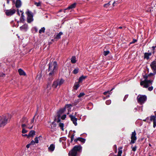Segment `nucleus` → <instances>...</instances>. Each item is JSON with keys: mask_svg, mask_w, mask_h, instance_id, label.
<instances>
[{"mask_svg": "<svg viewBox=\"0 0 156 156\" xmlns=\"http://www.w3.org/2000/svg\"><path fill=\"white\" fill-rule=\"evenodd\" d=\"M153 74L152 73H150V74L147 75H144V80L141 81L140 83V85L143 86V87L147 88L151 84H152V81L150 80H147L148 78L151 76Z\"/></svg>", "mask_w": 156, "mask_h": 156, "instance_id": "1", "label": "nucleus"}, {"mask_svg": "<svg viewBox=\"0 0 156 156\" xmlns=\"http://www.w3.org/2000/svg\"><path fill=\"white\" fill-rule=\"evenodd\" d=\"M11 118L10 115L0 116V127H3L9 122Z\"/></svg>", "mask_w": 156, "mask_h": 156, "instance_id": "2", "label": "nucleus"}, {"mask_svg": "<svg viewBox=\"0 0 156 156\" xmlns=\"http://www.w3.org/2000/svg\"><path fill=\"white\" fill-rule=\"evenodd\" d=\"M57 68V64L56 62H50L49 64L48 68V71L50 72L49 74V76H50L53 74Z\"/></svg>", "mask_w": 156, "mask_h": 156, "instance_id": "3", "label": "nucleus"}, {"mask_svg": "<svg viewBox=\"0 0 156 156\" xmlns=\"http://www.w3.org/2000/svg\"><path fill=\"white\" fill-rule=\"evenodd\" d=\"M82 147L80 145L75 146L72 150L69 152V156H76L77 152L81 150Z\"/></svg>", "mask_w": 156, "mask_h": 156, "instance_id": "4", "label": "nucleus"}, {"mask_svg": "<svg viewBox=\"0 0 156 156\" xmlns=\"http://www.w3.org/2000/svg\"><path fill=\"white\" fill-rule=\"evenodd\" d=\"M147 99V96L145 95H139L137 98V102L140 104H144Z\"/></svg>", "mask_w": 156, "mask_h": 156, "instance_id": "5", "label": "nucleus"}, {"mask_svg": "<svg viewBox=\"0 0 156 156\" xmlns=\"http://www.w3.org/2000/svg\"><path fill=\"white\" fill-rule=\"evenodd\" d=\"M64 80L62 79H58L54 81L52 85V87L54 88H56L57 87L60 86L63 84Z\"/></svg>", "mask_w": 156, "mask_h": 156, "instance_id": "6", "label": "nucleus"}, {"mask_svg": "<svg viewBox=\"0 0 156 156\" xmlns=\"http://www.w3.org/2000/svg\"><path fill=\"white\" fill-rule=\"evenodd\" d=\"M22 121L24 123V124H22L21 126L23 129H25V128L27 127L29 129H31L33 128V125L30 126H29V124L27 123L28 120L26 118H23Z\"/></svg>", "mask_w": 156, "mask_h": 156, "instance_id": "7", "label": "nucleus"}, {"mask_svg": "<svg viewBox=\"0 0 156 156\" xmlns=\"http://www.w3.org/2000/svg\"><path fill=\"white\" fill-rule=\"evenodd\" d=\"M27 17V20L28 23H30L32 22L33 20V16L31 12L29 11V10H27L26 12Z\"/></svg>", "mask_w": 156, "mask_h": 156, "instance_id": "8", "label": "nucleus"}, {"mask_svg": "<svg viewBox=\"0 0 156 156\" xmlns=\"http://www.w3.org/2000/svg\"><path fill=\"white\" fill-rule=\"evenodd\" d=\"M65 111V108H61L60 109L57 113V116L58 119L57 120V122H59L60 121V118L61 115Z\"/></svg>", "mask_w": 156, "mask_h": 156, "instance_id": "9", "label": "nucleus"}, {"mask_svg": "<svg viewBox=\"0 0 156 156\" xmlns=\"http://www.w3.org/2000/svg\"><path fill=\"white\" fill-rule=\"evenodd\" d=\"M136 133L135 131L132 133L131 139V141L130 143L131 144H134L135 143V141L136 140Z\"/></svg>", "mask_w": 156, "mask_h": 156, "instance_id": "10", "label": "nucleus"}, {"mask_svg": "<svg viewBox=\"0 0 156 156\" xmlns=\"http://www.w3.org/2000/svg\"><path fill=\"white\" fill-rule=\"evenodd\" d=\"M16 12V10L14 9L7 10L5 11V14L8 16H11Z\"/></svg>", "mask_w": 156, "mask_h": 156, "instance_id": "11", "label": "nucleus"}, {"mask_svg": "<svg viewBox=\"0 0 156 156\" xmlns=\"http://www.w3.org/2000/svg\"><path fill=\"white\" fill-rule=\"evenodd\" d=\"M150 66L152 69L154 73H156V61H153L151 64Z\"/></svg>", "mask_w": 156, "mask_h": 156, "instance_id": "12", "label": "nucleus"}, {"mask_svg": "<svg viewBox=\"0 0 156 156\" xmlns=\"http://www.w3.org/2000/svg\"><path fill=\"white\" fill-rule=\"evenodd\" d=\"M69 116L70 117L71 121L73 122V123L75 126H77V123L76 122L77 120V118H76L75 117L71 115H70Z\"/></svg>", "mask_w": 156, "mask_h": 156, "instance_id": "13", "label": "nucleus"}, {"mask_svg": "<svg viewBox=\"0 0 156 156\" xmlns=\"http://www.w3.org/2000/svg\"><path fill=\"white\" fill-rule=\"evenodd\" d=\"M55 146L54 144H52L50 145L49 147L48 148V150L49 152H52L55 150Z\"/></svg>", "mask_w": 156, "mask_h": 156, "instance_id": "14", "label": "nucleus"}, {"mask_svg": "<svg viewBox=\"0 0 156 156\" xmlns=\"http://www.w3.org/2000/svg\"><path fill=\"white\" fill-rule=\"evenodd\" d=\"M72 105L70 104L66 105L64 108H65V111L66 109L68 110L67 114H68L69 113V112L71 111V107Z\"/></svg>", "mask_w": 156, "mask_h": 156, "instance_id": "15", "label": "nucleus"}, {"mask_svg": "<svg viewBox=\"0 0 156 156\" xmlns=\"http://www.w3.org/2000/svg\"><path fill=\"white\" fill-rule=\"evenodd\" d=\"M16 6L17 8H19L21 5V2L20 0H16Z\"/></svg>", "mask_w": 156, "mask_h": 156, "instance_id": "16", "label": "nucleus"}, {"mask_svg": "<svg viewBox=\"0 0 156 156\" xmlns=\"http://www.w3.org/2000/svg\"><path fill=\"white\" fill-rule=\"evenodd\" d=\"M76 3H74L72 5H70L69 6L67 9H66L65 10H66L67 9H72L75 8L76 7Z\"/></svg>", "mask_w": 156, "mask_h": 156, "instance_id": "17", "label": "nucleus"}, {"mask_svg": "<svg viewBox=\"0 0 156 156\" xmlns=\"http://www.w3.org/2000/svg\"><path fill=\"white\" fill-rule=\"evenodd\" d=\"M18 72L20 75L25 76L26 74L21 69H20L18 70Z\"/></svg>", "mask_w": 156, "mask_h": 156, "instance_id": "18", "label": "nucleus"}, {"mask_svg": "<svg viewBox=\"0 0 156 156\" xmlns=\"http://www.w3.org/2000/svg\"><path fill=\"white\" fill-rule=\"evenodd\" d=\"M62 34L63 33L62 32H60L59 33L57 34L55 36V38L57 39H59L60 38Z\"/></svg>", "mask_w": 156, "mask_h": 156, "instance_id": "19", "label": "nucleus"}, {"mask_svg": "<svg viewBox=\"0 0 156 156\" xmlns=\"http://www.w3.org/2000/svg\"><path fill=\"white\" fill-rule=\"evenodd\" d=\"M35 134V132L34 130H31L30 131L28 135V136L32 137Z\"/></svg>", "mask_w": 156, "mask_h": 156, "instance_id": "20", "label": "nucleus"}, {"mask_svg": "<svg viewBox=\"0 0 156 156\" xmlns=\"http://www.w3.org/2000/svg\"><path fill=\"white\" fill-rule=\"evenodd\" d=\"M122 147H119L118 148V152L117 156H121V154L122 153Z\"/></svg>", "mask_w": 156, "mask_h": 156, "instance_id": "21", "label": "nucleus"}, {"mask_svg": "<svg viewBox=\"0 0 156 156\" xmlns=\"http://www.w3.org/2000/svg\"><path fill=\"white\" fill-rule=\"evenodd\" d=\"M79 82H78L75 83L74 86V89L77 90L78 88L80 87V85Z\"/></svg>", "mask_w": 156, "mask_h": 156, "instance_id": "22", "label": "nucleus"}, {"mask_svg": "<svg viewBox=\"0 0 156 156\" xmlns=\"http://www.w3.org/2000/svg\"><path fill=\"white\" fill-rule=\"evenodd\" d=\"M76 61V58L75 56H72L71 58V62L73 63H74Z\"/></svg>", "mask_w": 156, "mask_h": 156, "instance_id": "23", "label": "nucleus"}, {"mask_svg": "<svg viewBox=\"0 0 156 156\" xmlns=\"http://www.w3.org/2000/svg\"><path fill=\"white\" fill-rule=\"evenodd\" d=\"M20 12L21 14V16L20 18V20L21 22H23L24 20V16L23 15V12L22 11H20Z\"/></svg>", "mask_w": 156, "mask_h": 156, "instance_id": "24", "label": "nucleus"}, {"mask_svg": "<svg viewBox=\"0 0 156 156\" xmlns=\"http://www.w3.org/2000/svg\"><path fill=\"white\" fill-rule=\"evenodd\" d=\"M86 77V76H81L79 78V81L78 82H79V83H81L82 82V81L84 79H85V78Z\"/></svg>", "mask_w": 156, "mask_h": 156, "instance_id": "25", "label": "nucleus"}, {"mask_svg": "<svg viewBox=\"0 0 156 156\" xmlns=\"http://www.w3.org/2000/svg\"><path fill=\"white\" fill-rule=\"evenodd\" d=\"M58 125H59V126L60 127L61 129H62V131H64V128H63V127H64V124L63 123H62L61 122H60V123H59L58 124Z\"/></svg>", "mask_w": 156, "mask_h": 156, "instance_id": "26", "label": "nucleus"}, {"mask_svg": "<svg viewBox=\"0 0 156 156\" xmlns=\"http://www.w3.org/2000/svg\"><path fill=\"white\" fill-rule=\"evenodd\" d=\"M79 70V69L78 68H77L73 70V73L74 74H76L78 72Z\"/></svg>", "mask_w": 156, "mask_h": 156, "instance_id": "27", "label": "nucleus"}, {"mask_svg": "<svg viewBox=\"0 0 156 156\" xmlns=\"http://www.w3.org/2000/svg\"><path fill=\"white\" fill-rule=\"evenodd\" d=\"M77 140H79L81 142H83V143H84L85 142V139H84L81 138H78Z\"/></svg>", "mask_w": 156, "mask_h": 156, "instance_id": "28", "label": "nucleus"}, {"mask_svg": "<svg viewBox=\"0 0 156 156\" xmlns=\"http://www.w3.org/2000/svg\"><path fill=\"white\" fill-rule=\"evenodd\" d=\"M51 87V84L50 83H48L47 85V87H46V89H47V90L48 91L50 89Z\"/></svg>", "mask_w": 156, "mask_h": 156, "instance_id": "29", "label": "nucleus"}, {"mask_svg": "<svg viewBox=\"0 0 156 156\" xmlns=\"http://www.w3.org/2000/svg\"><path fill=\"white\" fill-rule=\"evenodd\" d=\"M110 2H109L108 3L105 4L104 5V7L106 8L108 7L110 5Z\"/></svg>", "mask_w": 156, "mask_h": 156, "instance_id": "30", "label": "nucleus"}, {"mask_svg": "<svg viewBox=\"0 0 156 156\" xmlns=\"http://www.w3.org/2000/svg\"><path fill=\"white\" fill-rule=\"evenodd\" d=\"M151 54H149L147 53H145L144 54V58L147 59L149 58V56Z\"/></svg>", "mask_w": 156, "mask_h": 156, "instance_id": "31", "label": "nucleus"}, {"mask_svg": "<svg viewBox=\"0 0 156 156\" xmlns=\"http://www.w3.org/2000/svg\"><path fill=\"white\" fill-rule=\"evenodd\" d=\"M156 117L154 116H151L150 117V120L151 121H154V120H156Z\"/></svg>", "mask_w": 156, "mask_h": 156, "instance_id": "32", "label": "nucleus"}, {"mask_svg": "<svg viewBox=\"0 0 156 156\" xmlns=\"http://www.w3.org/2000/svg\"><path fill=\"white\" fill-rule=\"evenodd\" d=\"M110 53V52L108 51H105L103 52V55L105 56H106L108 55Z\"/></svg>", "mask_w": 156, "mask_h": 156, "instance_id": "33", "label": "nucleus"}, {"mask_svg": "<svg viewBox=\"0 0 156 156\" xmlns=\"http://www.w3.org/2000/svg\"><path fill=\"white\" fill-rule=\"evenodd\" d=\"M85 94L83 93H80L79 95L78 96V97L80 98L81 97H82Z\"/></svg>", "mask_w": 156, "mask_h": 156, "instance_id": "34", "label": "nucleus"}, {"mask_svg": "<svg viewBox=\"0 0 156 156\" xmlns=\"http://www.w3.org/2000/svg\"><path fill=\"white\" fill-rule=\"evenodd\" d=\"M34 5H36L37 6H39L41 5V3L40 2H34Z\"/></svg>", "mask_w": 156, "mask_h": 156, "instance_id": "35", "label": "nucleus"}, {"mask_svg": "<svg viewBox=\"0 0 156 156\" xmlns=\"http://www.w3.org/2000/svg\"><path fill=\"white\" fill-rule=\"evenodd\" d=\"M27 131L25 129L23 128V129L22 131V133H27Z\"/></svg>", "mask_w": 156, "mask_h": 156, "instance_id": "36", "label": "nucleus"}, {"mask_svg": "<svg viewBox=\"0 0 156 156\" xmlns=\"http://www.w3.org/2000/svg\"><path fill=\"white\" fill-rule=\"evenodd\" d=\"M38 137H36L34 139V141L35 143H38Z\"/></svg>", "mask_w": 156, "mask_h": 156, "instance_id": "37", "label": "nucleus"}, {"mask_svg": "<svg viewBox=\"0 0 156 156\" xmlns=\"http://www.w3.org/2000/svg\"><path fill=\"white\" fill-rule=\"evenodd\" d=\"M66 115H63L62 116H61L60 117H61V119H62V120H64L66 118Z\"/></svg>", "mask_w": 156, "mask_h": 156, "instance_id": "38", "label": "nucleus"}, {"mask_svg": "<svg viewBox=\"0 0 156 156\" xmlns=\"http://www.w3.org/2000/svg\"><path fill=\"white\" fill-rule=\"evenodd\" d=\"M22 28H23L24 29H26L27 28V25L25 24L22 27Z\"/></svg>", "mask_w": 156, "mask_h": 156, "instance_id": "39", "label": "nucleus"}, {"mask_svg": "<svg viewBox=\"0 0 156 156\" xmlns=\"http://www.w3.org/2000/svg\"><path fill=\"white\" fill-rule=\"evenodd\" d=\"M111 103V101L110 100H109L107 101H106V103L107 105H109Z\"/></svg>", "mask_w": 156, "mask_h": 156, "instance_id": "40", "label": "nucleus"}, {"mask_svg": "<svg viewBox=\"0 0 156 156\" xmlns=\"http://www.w3.org/2000/svg\"><path fill=\"white\" fill-rule=\"evenodd\" d=\"M153 122V127L155 128L156 126V119L154 120Z\"/></svg>", "mask_w": 156, "mask_h": 156, "instance_id": "41", "label": "nucleus"}, {"mask_svg": "<svg viewBox=\"0 0 156 156\" xmlns=\"http://www.w3.org/2000/svg\"><path fill=\"white\" fill-rule=\"evenodd\" d=\"M153 87H149L148 88V90L150 91H151V90H153Z\"/></svg>", "mask_w": 156, "mask_h": 156, "instance_id": "42", "label": "nucleus"}, {"mask_svg": "<svg viewBox=\"0 0 156 156\" xmlns=\"http://www.w3.org/2000/svg\"><path fill=\"white\" fill-rule=\"evenodd\" d=\"M44 30H39V32L40 34H42V33H44Z\"/></svg>", "mask_w": 156, "mask_h": 156, "instance_id": "43", "label": "nucleus"}, {"mask_svg": "<svg viewBox=\"0 0 156 156\" xmlns=\"http://www.w3.org/2000/svg\"><path fill=\"white\" fill-rule=\"evenodd\" d=\"M137 40L136 39H133V41L130 43V44H133L136 42Z\"/></svg>", "mask_w": 156, "mask_h": 156, "instance_id": "44", "label": "nucleus"}, {"mask_svg": "<svg viewBox=\"0 0 156 156\" xmlns=\"http://www.w3.org/2000/svg\"><path fill=\"white\" fill-rule=\"evenodd\" d=\"M74 135H73L71 137V142H72L73 141L74 138Z\"/></svg>", "mask_w": 156, "mask_h": 156, "instance_id": "45", "label": "nucleus"}, {"mask_svg": "<svg viewBox=\"0 0 156 156\" xmlns=\"http://www.w3.org/2000/svg\"><path fill=\"white\" fill-rule=\"evenodd\" d=\"M108 93L110 94V91H107L104 92L103 94L104 95H106Z\"/></svg>", "mask_w": 156, "mask_h": 156, "instance_id": "46", "label": "nucleus"}, {"mask_svg": "<svg viewBox=\"0 0 156 156\" xmlns=\"http://www.w3.org/2000/svg\"><path fill=\"white\" fill-rule=\"evenodd\" d=\"M136 147L135 146L132 148V150L133 151H135L136 150Z\"/></svg>", "mask_w": 156, "mask_h": 156, "instance_id": "47", "label": "nucleus"}, {"mask_svg": "<svg viewBox=\"0 0 156 156\" xmlns=\"http://www.w3.org/2000/svg\"><path fill=\"white\" fill-rule=\"evenodd\" d=\"M35 143V141L33 140H32L30 142V144H31V145H34Z\"/></svg>", "mask_w": 156, "mask_h": 156, "instance_id": "48", "label": "nucleus"}, {"mask_svg": "<svg viewBox=\"0 0 156 156\" xmlns=\"http://www.w3.org/2000/svg\"><path fill=\"white\" fill-rule=\"evenodd\" d=\"M34 117H33V118L31 120V122H30L31 124L32 123L34 122Z\"/></svg>", "mask_w": 156, "mask_h": 156, "instance_id": "49", "label": "nucleus"}, {"mask_svg": "<svg viewBox=\"0 0 156 156\" xmlns=\"http://www.w3.org/2000/svg\"><path fill=\"white\" fill-rule=\"evenodd\" d=\"M5 74L3 73H1V74H0V77H2V76H5Z\"/></svg>", "mask_w": 156, "mask_h": 156, "instance_id": "50", "label": "nucleus"}, {"mask_svg": "<svg viewBox=\"0 0 156 156\" xmlns=\"http://www.w3.org/2000/svg\"><path fill=\"white\" fill-rule=\"evenodd\" d=\"M127 97H128L127 95H126L125 96L124 98V99H123L124 101H125L126 100V99L127 98Z\"/></svg>", "mask_w": 156, "mask_h": 156, "instance_id": "51", "label": "nucleus"}, {"mask_svg": "<svg viewBox=\"0 0 156 156\" xmlns=\"http://www.w3.org/2000/svg\"><path fill=\"white\" fill-rule=\"evenodd\" d=\"M31 145V144H28L27 146H26V147L28 148H29L30 147V145Z\"/></svg>", "mask_w": 156, "mask_h": 156, "instance_id": "52", "label": "nucleus"}, {"mask_svg": "<svg viewBox=\"0 0 156 156\" xmlns=\"http://www.w3.org/2000/svg\"><path fill=\"white\" fill-rule=\"evenodd\" d=\"M22 136H28V135H27V134H24V135H22Z\"/></svg>", "mask_w": 156, "mask_h": 156, "instance_id": "53", "label": "nucleus"}, {"mask_svg": "<svg viewBox=\"0 0 156 156\" xmlns=\"http://www.w3.org/2000/svg\"><path fill=\"white\" fill-rule=\"evenodd\" d=\"M17 14L19 15H20V12H19V10H18L17 11Z\"/></svg>", "mask_w": 156, "mask_h": 156, "instance_id": "54", "label": "nucleus"}, {"mask_svg": "<svg viewBox=\"0 0 156 156\" xmlns=\"http://www.w3.org/2000/svg\"><path fill=\"white\" fill-rule=\"evenodd\" d=\"M123 28L121 26L119 27L118 28H119V29H122V28Z\"/></svg>", "mask_w": 156, "mask_h": 156, "instance_id": "55", "label": "nucleus"}, {"mask_svg": "<svg viewBox=\"0 0 156 156\" xmlns=\"http://www.w3.org/2000/svg\"><path fill=\"white\" fill-rule=\"evenodd\" d=\"M115 2H114L112 4L113 6H115Z\"/></svg>", "mask_w": 156, "mask_h": 156, "instance_id": "56", "label": "nucleus"}, {"mask_svg": "<svg viewBox=\"0 0 156 156\" xmlns=\"http://www.w3.org/2000/svg\"><path fill=\"white\" fill-rule=\"evenodd\" d=\"M9 0H7V3L9 4Z\"/></svg>", "mask_w": 156, "mask_h": 156, "instance_id": "57", "label": "nucleus"}, {"mask_svg": "<svg viewBox=\"0 0 156 156\" xmlns=\"http://www.w3.org/2000/svg\"><path fill=\"white\" fill-rule=\"evenodd\" d=\"M41 29H42V30H43V29H45V28L44 27H42L41 28Z\"/></svg>", "mask_w": 156, "mask_h": 156, "instance_id": "58", "label": "nucleus"}, {"mask_svg": "<svg viewBox=\"0 0 156 156\" xmlns=\"http://www.w3.org/2000/svg\"><path fill=\"white\" fill-rule=\"evenodd\" d=\"M155 47H153L152 48H154H154H155Z\"/></svg>", "mask_w": 156, "mask_h": 156, "instance_id": "59", "label": "nucleus"}, {"mask_svg": "<svg viewBox=\"0 0 156 156\" xmlns=\"http://www.w3.org/2000/svg\"><path fill=\"white\" fill-rule=\"evenodd\" d=\"M149 146H151V144H149Z\"/></svg>", "mask_w": 156, "mask_h": 156, "instance_id": "60", "label": "nucleus"}, {"mask_svg": "<svg viewBox=\"0 0 156 156\" xmlns=\"http://www.w3.org/2000/svg\"><path fill=\"white\" fill-rule=\"evenodd\" d=\"M36 28H34V29H36Z\"/></svg>", "mask_w": 156, "mask_h": 156, "instance_id": "61", "label": "nucleus"}, {"mask_svg": "<svg viewBox=\"0 0 156 156\" xmlns=\"http://www.w3.org/2000/svg\"><path fill=\"white\" fill-rule=\"evenodd\" d=\"M113 89H111V91H112Z\"/></svg>", "mask_w": 156, "mask_h": 156, "instance_id": "62", "label": "nucleus"}, {"mask_svg": "<svg viewBox=\"0 0 156 156\" xmlns=\"http://www.w3.org/2000/svg\"><path fill=\"white\" fill-rule=\"evenodd\" d=\"M13 2H14V1H15L14 0H13Z\"/></svg>", "mask_w": 156, "mask_h": 156, "instance_id": "63", "label": "nucleus"}, {"mask_svg": "<svg viewBox=\"0 0 156 156\" xmlns=\"http://www.w3.org/2000/svg\"><path fill=\"white\" fill-rule=\"evenodd\" d=\"M149 156H151V155H149Z\"/></svg>", "mask_w": 156, "mask_h": 156, "instance_id": "64", "label": "nucleus"}]
</instances>
